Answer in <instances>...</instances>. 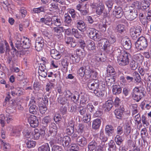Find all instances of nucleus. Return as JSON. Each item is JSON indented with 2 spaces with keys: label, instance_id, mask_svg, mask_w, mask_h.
<instances>
[{
  "label": "nucleus",
  "instance_id": "obj_49",
  "mask_svg": "<svg viewBox=\"0 0 151 151\" xmlns=\"http://www.w3.org/2000/svg\"><path fill=\"white\" fill-rule=\"evenodd\" d=\"M134 30V29H130V35L133 40H136L139 36V35L137 34Z\"/></svg>",
  "mask_w": 151,
  "mask_h": 151
},
{
  "label": "nucleus",
  "instance_id": "obj_54",
  "mask_svg": "<svg viewBox=\"0 0 151 151\" xmlns=\"http://www.w3.org/2000/svg\"><path fill=\"white\" fill-rule=\"evenodd\" d=\"M114 140L116 144L118 145H120L123 141V140L122 139V137L119 135H116V136Z\"/></svg>",
  "mask_w": 151,
  "mask_h": 151
},
{
  "label": "nucleus",
  "instance_id": "obj_59",
  "mask_svg": "<svg viewBox=\"0 0 151 151\" xmlns=\"http://www.w3.org/2000/svg\"><path fill=\"white\" fill-rule=\"evenodd\" d=\"M27 147L29 148L34 147L35 145V142L33 141H28L26 142Z\"/></svg>",
  "mask_w": 151,
  "mask_h": 151
},
{
  "label": "nucleus",
  "instance_id": "obj_34",
  "mask_svg": "<svg viewBox=\"0 0 151 151\" xmlns=\"http://www.w3.org/2000/svg\"><path fill=\"white\" fill-rule=\"evenodd\" d=\"M106 83L107 86H112L113 87L115 83V78L114 77H107L106 79Z\"/></svg>",
  "mask_w": 151,
  "mask_h": 151
},
{
  "label": "nucleus",
  "instance_id": "obj_10",
  "mask_svg": "<svg viewBox=\"0 0 151 151\" xmlns=\"http://www.w3.org/2000/svg\"><path fill=\"white\" fill-rule=\"evenodd\" d=\"M36 102L35 98L32 96L29 104V112L33 114H36L38 111V107L36 106Z\"/></svg>",
  "mask_w": 151,
  "mask_h": 151
},
{
  "label": "nucleus",
  "instance_id": "obj_39",
  "mask_svg": "<svg viewBox=\"0 0 151 151\" xmlns=\"http://www.w3.org/2000/svg\"><path fill=\"white\" fill-rule=\"evenodd\" d=\"M131 131L130 125L128 123H126L124 126V134L125 135H128L130 133Z\"/></svg>",
  "mask_w": 151,
  "mask_h": 151
},
{
  "label": "nucleus",
  "instance_id": "obj_60",
  "mask_svg": "<svg viewBox=\"0 0 151 151\" xmlns=\"http://www.w3.org/2000/svg\"><path fill=\"white\" fill-rule=\"evenodd\" d=\"M40 113L42 114H44L47 110V108L45 104L40 105L39 106Z\"/></svg>",
  "mask_w": 151,
  "mask_h": 151
},
{
  "label": "nucleus",
  "instance_id": "obj_61",
  "mask_svg": "<svg viewBox=\"0 0 151 151\" xmlns=\"http://www.w3.org/2000/svg\"><path fill=\"white\" fill-rule=\"evenodd\" d=\"M139 72L142 76H144L145 75L147 74V70L141 67H139L138 69Z\"/></svg>",
  "mask_w": 151,
  "mask_h": 151
},
{
  "label": "nucleus",
  "instance_id": "obj_63",
  "mask_svg": "<svg viewBox=\"0 0 151 151\" xmlns=\"http://www.w3.org/2000/svg\"><path fill=\"white\" fill-rule=\"evenodd\" d=\"M17 96H20L21 95L24 94L25 92L24 90L21 88H18L16 90Z\"/></svg>",
  "mask_w": 151,
  "mask_h": 151
},
{
  "label": "nucleus",
  "instance_id": "obj_30",
  "mask_svg": "<svg viewBox=\"0 0 151 151\" xmlns=\"http://www.w3.org/2000/svg\"><path fill=\"white\" fill-rule=\"evenodd\" d=\"M87 48L88 50H93L94 52H96V46L93 41L89 40L88 42Z\"/></svg>",
  "mask_w": 151,
  "mask_h": 151
},
{
  "label": "nucleus",
  "instance_id": "obj_4",
  "mask_svg": "<svg viewBox=\"0 0 151 151\" xmlns=\"http://www.w3.org/2000/svg\"><path fill=\"white\" fill-rule=\"evenodd\" d=\"M145 88L142 87H136L133 90L132 97L137 102H139L143 97L145 96Z\"/></svg>",
  "mask_w": 151,
  "mask_h": 151
},
{
  "label": "nucleus",
  "instance_id": "obj_8",
  "mask_svg": "<svg viewBox=\"0 0 151 151\" xmlns=\"http://www.w3.org/2000/svg\"><path fill=\"white\" fill-rule=\"evenodd\" d=\"M74 123L72 121L69 122L66 127L67 133L68 135H71V138L73 139L78 137L79 132L77 131L74 132Z\"/></svg>",
  "mask_w": 151,
  "mask_h": 151
},
{
  "label": "nucleus",
  "instance_id": "obj_58",
  "mask_svg": "<svg viewBox=\"0 0 151 151\" xmlns=\"http://www.w3.org/2000/svg\"><path fill=\"white\" fill-rule=\"evenodd\" d=\"M109 43L113 44L116 41V37L113 35H111L108 36V40H107Z\"/></svg>",
  "mask_w": 151,
  "mask_h": 151
},
{
  "label": "nucleus",
  "instance_id": "obj_11",
  "mask_svg": "<svg viewBox=\"0 0 151 151\" xmlns=\"http://www.w3.org/2000/svg\"><path fill=\"white\" fill-rule=\"evenodd\" d=\"M88 36L90 38L94 40L98 41L102 39H100L99 34L96 31V30L92 28H88L87 31Z\"/></svg>",
  "mask_w": 151,
  "mask_h": 151
},
{
  "label": "nucleus",
  "instance_id": "obj_48",
  "mask_svg": "<svg viewBox=\"0 0 151 151\" xmlns=\"http://www.w3.org/2000/svg\"><path fill=\"white\" fill-rule=\"evenodd\" d=\"M133 75L135 81L139 83L141 82V79L139 74L137 72L135 71L133 73Z\"/></svg>",
  "mask_w": 151,
  "mask_h": 151
},
{
  "label": "nucleus",
  "instance_id": "obj_29",
  "mask_svg": "<svg viewBox=\"0 0 151 151\" xmlns=\"http://www.w3.org/2000/svg\"><path fill=\"white\" fill-rule=\"evenodd\" d=\"M80 96L79 93L76 91L74 93L73 96H72L71 99V100L75 103L78 102L79 100Z\"/></svg>",
  "mask_w": 151,
  "mask_h": 151
},
{
  "label": "nucleus",
  "instance_id": "obj_20",
  "mask_svg": "<svg viewBox=\"0 0 151 151\" xmlns=\"http://www.w3.org/2000/svg\"><path fill=\"white\" fill-rule=\"evenodd\" d=\"M58 128L56 125L54 123H51L50 126L49 133L52 137H55L57 134Z\"/></svg>",
  "mask_w": 151,
  "mask_h": 151
},
{
  "label": "nucleus",
  "instance_id": "obj_40",
  "mask_svg": "<svg viewBox=\"0 0 151 151\" xmlns=\"http://www.w3.org/2000/svg\"><path fill=\"white\" fill-rule=\"evenodd\" d=\"M78 112L81 115L84 116L86 114V108L82 106H80L77 109Z\"/></svg>",
  "mask_w": 151,
  "mask_h": 151
},
{
  "label": "nucleus",
  "instance_id": "obj_44",
  "mask_svg": "<svg viewBox=\"0 0 151 151\" xmlns=\"http://www.w3.org/2000/svg\"><path fill=\"white\" fill-rule=\"evenodd\" d=\"M70 58L73 63H78L80 60V58L76 54H71L70 55Z\"/></svg>",
  "mask_w": 151,
  "mask_h": 151
},
{
  "label": "nucleus",
  "instance_id": "obj_15",
  "mask_svg": "<svg viewBox=\"0 0 151 151\" xmlns=\"http://www.w3.org/2000/svg\"><path fill=\"white\" fill-rule=\"evenodd\" d=\"M104 144H99L94 140H93L90 142L88 145V148L89 151H93L98 148L99 146L104 145Z\"/></svg>",
  "mask_w": 151,
  "mask_h": 151
},
{
  "label": "nucleus",
  "instance_id": "obj_14",
  "mask_svg": "<svg viewBox=\"0 0 151 151\" xmlns=\"http://www.w3.org/2000/svg\"><path fill=\"white\" fill-rule=\"evenodd\" d=\"M28 122L31 126L35 128L38 126L39 121L37 117L34 115H30L28 119Z\"/></svg>",
  "mask_w": 151,
  "mask_h": 151
},
{
  "label": "nucleus",
  "instance_id": "obj_24",
  "mask_svg": "<svg viewBox=\"0 0 151 151\" xmlns=\"http://www.w3.org/2000/svg\"><path fill=\"white\" fill-rule=\"evenodd\" d=\"M150 4L148 1L142 0L141 2V8L143 11H147L148 10Z\"/></svg>",
  "mask_w": 151,
  "mask_h": 151
},
{
  "label": "nucleus",
  "instance_id": "obj_37",
  "mask_svg": "<svg viewBox=\"0 0 151 151\" xmlns=\"http://www.w3.org/2000/svg\"><path fill=\"white\" fill-rule=\"evenodd\" d=\"M38 150V151H50L49 145L47 143L39 147Z\"/></svg>",
  "mask_w": 151,
  "mask_h": 151
},
{
  "label": "nucleus",
  "instance_id": "obj_19",
  "mask_svg": "<svg viewBox=\"0 0 151 151\" xmlns=\"http://www.w3.org/2000/svg\"><path fill=\"white\" fill-rule=\"evenodd\" d=\"M113 14L114 16L117 18H120L122 17L124 14V12L122 7H116L113 12Z\"/></svg>",
  "mask_w": 151,
  "mask_h": 151
},
{
  "label": "nucleus",
  "instance_id": "obj_53",
  "mask_svg": "<svg viewBox=\"0 0 151 151\" xmlns=\"http://www.w3.org/2000/svg\"><path fill=\"white\" fill-rule=\"evenodd\" d=\"M58 103L62 105H64L66 103L67 99L65 98L60 95L58 99Z\"/></svg>",
  "mask_w": 151,
  "mask_h": 151
},
{
  "label": "nucleus",
  "instance_id": "obj_13",
  "mask_svg": "<svg viewBox=\"0 0 151 151\" xmlns=\"http://www.w3.org/2000/svg\"><path fill=\"white\" fill-rule=\"evenodd\" d=\"M101 41L105 51L108 52H111L112 51V46L109 44L107 39L103 38L101 40Z\"/></svg>",
  "mask_w": 151,
  "mask_h": 151
},
{
  "label": "nucleus",
  "instance_id": "obj_12",
  "mask_svg": "<svg viewBox=\"0 0 151 151\" xmlns=\"http://www.w3.org/2000/svg\"><path fill=\"white\" fill-rule=\"evenodd\" d=\"M79 45L81 49H78L76 50V54L79 57H84L86 55V52L84 50V48L86 46V45L83 40H81L78 41Z\"/></svg>",
  "mask_w": 151,
  "mask_h": 151
},
{
  "label": "nucleus",
  "instance_id": "obj_17",
  "mask_svg": "<svg viewBox=\"0 0 151 151\" xmlns=\"http://www.w3.org/2000/svg\"><path fill=\"white\" fill-rule=\"evenodd\" d=\"M52 16L51 17L49 16H45V18H41L40 21V23H44L45 24L49 26L52 24Z\"/></svg>",
  "mask_w": 151,
  "mask_h": 151
},
{
  "label": "nucleus",
  "instance_id": "obj_62",
  "mask_svg": "<svg viewBox=\"0 0 151 151\" xmlns=\"http://www.w3.org/2000/svg\"><path fill=\"white\" fill-rule=\"evenodd\" d=\"M86 107L88 110L91 112H94L95 111L96 107L94 106L91 103L88 104Z\"/></svg>",
  "mask_w": 151,
  "mask_h": 151
},
{
  "label": "nucleus",
  "instance_id": "obj_47",
  "mask_svg": "<svg viewBox=\"0 0 151 151\" xmlns=\"http://www.w3.org/2000/svg\"><path fill=\"white\" fill-rule=\"evenodd\" d=\"M65 22L68 24H70L72 21L71 17L68 14H65L64 15Z\"/></svg>",
  "mask_w": 151,
  "mask_h": 151
},
{
  "label": "nucleus",
  "instance_id": "obj_51",
  "mask_svg": "<svg viewBox=\"0 0 151 151\" xmlns=\"http://www.w3.org/2000/svg\"><path fill=\"white\" fill-rule=\"evenodd\" d=\"M57 2H52L50 5L51 6L50 7V9L55 12L58 10L59 9L58 6V4Z\"/></svg>",
  "mask_w": 151,
  "mask_h": 151
},
{
  "label": "nucleus",
  "instance_id": "obj_52",
  "mask_svg": "<svg viewBox=\"0 0 151 151\" xmlns=\"http://www.w3.org/2000/svg\"><path fill=\"white\" fill-rule=\"evenodd\" d=\"M124 52L123 50H121L118 47L116 48L114 51V53L117 56V59L118 57H119L123 54V53H124Z\"/></svg>",
  "mask_w": 151,
  "mask_h": 151
},
{
  "label": "nucleus",
  "instance_id": "obj_64",
  "mask_svg": "<svg viewBox=\"0 0 151 151\" xmlns=\"http://www.w3.org/2000/svg\"><path fill=\"white\" fill-rule=\"evenodd\" d=\"M54 84L50 82L47 83L46 85V90L47 91L50 92L54 87Z\"/></svg>",
  "mask_w": 151,
  "mask_h": 151
},
{
  "label": "nucleus",
  "instance_id": "obj_56",
  "mask_svg": "<svg viewBox=\"0 0 151 151\" xmlns=\"http://www.w3.org/2000/svg\"><path fill=\"white\" fill-rule=\"evenodd\" d=\"M99 138L101 140V142H106L108 139L107 137L105 135L104 133L101 131L100 132V136Z\"/></svg>",
  "mask_w": 151,
  "mask_h": 151
},
{
  "label": "nucleus",
  "instance_id": "obj_41",
  "mask_svg": "<svg viewBox=\"0 0 151 151\" xmlns=\"http://www.w3.org/2000/svg\"><path fill=\"white\" fill-rule=\"evenodd\" d=\"M24 136L27 138H31L32 137V133L29 129L24 130L23 132Z\"/></svg>",
  "mask_w": 151,
  "mask_h": 151
},
{
  "label": "nucleus",
  "instance_id": "obj_25",
  "mask_svg": "<svg viewBox=\"0 0 151 151\" xmlns=\"http://www.w3.org/2000/svg\"><path fill=\"white\" fill-rule=\"evenodd\" d=\"M122 91V88L119 85H116L113 87L112 92L114 95H119L121 93Z\"/></svg>",
  "mask_w": 151,
  "mask_h": 151
},
{
  "label": "nucleus",
  "instance_id": "obj_9",
  "mask_svg": "<svg viewBox=\"0 0 151 151\" xmlns=\"http://www.w3.org/2000/svg\"><path fill=\"white\" fill-rule=\"evenodd\" d=\"M129 6L127 7V10L125 11L124 14L126 18L130 21H132L135 19L137 17V12L134 9H131Z\"/></svg>",
  "mask_w": 151,
  "mask_h": 151
},
{
  "label": "nucleus",
  "instance_id": "obj_27",
  "mask_svg": "<svg viewBox=\"0 0 151 151\" xmlns=\"http://www.w3.org/2000/svg\"><path fill=\"white\" fill-rule=\"evenodd\" d=\"M70 138L68 136H65L63 138L62 143L64 147H68L71 143Z\"/></svg>",
  "mask_w": 151,
  "mask_h": 151
},
{
  "label": "nucleus",
  "instance_id": "obj_31",
  "mask_svg": "<svg viewBox=\"0 0 151 151\" xmlns=\"http://www.w3.org/2000/svg\"><path fill=\"white\" fill-rule=\"evenodd\" d=\"M123 45L125 49L127 50L130 49L132 47V43L131 41L129 39L123 40Z\"/></svg>",
  "mask_w": 151,
  "mask_h": 151
},
{
  "label": "nucleus",
  "instance_id": "obj_50",
  "mask_svg": "<svg viewBox=\"0 0 151 151\" xmlns=\"http://www.w3.org/2000/svg\"><path fill=\"white\" fill-rule=\"evenodd\" d=\"M105 4L108 8V10L107 11L109 13L112 8L113 3L111 0H107L105 1Z\"/></svg>",
  "mask_w": 151,
  "mask_h": 151
},
{
  "label": "nucleus",
  "instance_id": "obj_5",
  "mask_svg": "<svg viewBox=\"0 0 151 151\" xmlns=\"http://www.w3.org/2000/svg\"><path fill=\"white\" fill-rule=\"evenodd\" d=\"M147 46V39L143 36L138 38L135 43V47L139 51L145 49Z\"/></svg>",
  "mask_w": 151,
  "mask_h": 151
},
{
  "label": "nucleus",
  "instance_id": "obj_18",
  "mask_svg": "<svg viewBox=\"0 0 151 151\" xmlns=\"http://www.w3.org/2000/svg\"><path fill=\"white\" fill-rule=\"evenodd\" d=\"M69 13L70 14L72 18L74 21L78 22L81 19V17L74 9H70L69 11Z\"/></svg>",
  "mask_w": 151,
  "mask_h": 151
},
{
  "label": "nucleus",
  "instance_id": "obj_43",
  "mask_svg": "<svg viewBox=\"0 0 151 151\" xmlns=\"http://www.w3.org/2000/svg\"><path fill=\"white\" fill-rule=\"evenodd\" d=\"M129 65L132 70H135L138 67V63L136 61L132 60L130 62Z\"/></svg>",
  "mask_w": 151,
  "mask_h": 151
},
{
  "label": "nucleus",
  "instance_id": "obj_16",
  "mask_svg": "<svg viewBox=\"0 0 151 151\" xmlns=\"http://www.w3.org/2000/svg\"><path fill=\"white\" fill-rule=\"evenodd\" d=\"M114 105L113 101L111 100L107 101L105 103L103 104L102 108L104 111L106 112L109 111Z\"/></svg>",
  "mask_w": 151,
  "mask_h": 151
},
{
  "label": "nucleus",
  "instance_id": "obj_22",
  "mask_svg": "<svg viewBox=\"0 0 151 151\" xmlns=\"http://www.w3.org/2000/svg\"><path fill=\"white\" fill-rule=\"evenodd\" d=\"M50 54L51 57L56 60L60 59L61 57V55L60 52L55 49H53L50 50Z\"/></svg>",
  "mask_w": 151,
  "mask_h": 151
},
{
  "label": "nucleus",
  "instance_id": "obj_42",
  "mask_svg": "<svg viewBox=\"0 0 151 151\" xmlns=\"http://www.w3.org/2000/svg\"><path fill=\"white\" fill-rule=\"evenodd\" d=\"M17 58L16 57H15L14 54L12 56H9L7 58L8 63L9 64L11 63L12 64H15L17 61Z\"/></svg>",
  "mask_w": 151,
  "mask_h": 151
},
{
  "label": "nucleus",
  "instance_id": "obj_3",
  "mask_svg": "<svg viewBox=\"0 0 151 151\" xmlns=\"http://www.w3.org/2000/svg\"><path fill=\"white\" fill-rule=\"evenodd\" d=\"M29 39L27 37L18 36L17 39L15 46L19 50L18 52L22 51L23 48H29L31 45Z\"/></svg>",
  "mask_w": 151,
  "mask_h": 151
},
{
  "label": "nucleus",
  "instance_id": "obj_35",
  "mask_svg": "<svg viewBox=\"0 0 151 151\" xmlns=\"http://www.w3.org/2000/svg\"><path fill=\"white\" fill-rule=\"evenodd\" d=\"M52 24H54L56 26H59L62 24V20L58 16H52Z\"/></svg>",
  "mask_w": 151,
  "mask_h": 151
},
{
  "label": "nucleus",
  "instance_id": "obj_26",
  "mask_svg": "<svg viewBox=\"0 0 151 151\" xmlns=\"http://www.w3.org/2000/svg\"><path fill=\"white\" fill-rule=\"evenodd\" d=\"M101 120L100 119H96L93 122L92 127L94 129H99L101 124Z\"/></svg>",
  "mask_w": 151,
  "mask_h": 151
},
{
  "label": "nucleus",
  "instance_id": "obj_38",
  "mask_svg": "<svg viewBox=\"0 0 151 151\" xmlns=\"http://www.w3.org/2000/svg\"><path fill=\"white\" fill-rule=\"evenodd\" d=\"M51 122V119L49 116L45 117L42 120V123L45 125V127L47 126L48 124L50 123Z\"/></svg>",
  "mask_w": 151,
  "mask_h": 151
},
{
  "label": "nucleus",
  "instance_id": "obj_57",
  "mask_svg": "<svg viewBox=\"0 0 151 151\" xmlns=\"http://www.w3.org/2000/svg\"><path fill=\"white\" fill-rule=\"evenodd\" d=\"M40 134L37 129H35L32 133V136L35 139H38L40 137Z\"/></svg>",
  "mask_w": 151,
  "mask_h": 151
},
{
  "label": "nucleus",
  "instance_id": "obj_21",
  "mask_svg": "<svg viewBox=\"0 0 151 151\" xmlns=\"http://www.w3.org/2000/svg\"><path fill=\"white\" fill-rule=\"evenodd\" d=\"M76 139V142L81 147L84 146L87 143L86 139L82 135L78 136Z\"/></svg>",
  "mask_w": 151,
  "mask_h": 151
},
{
  "label": "nucleus",
  "instance_id": "obj_28",
  "mask_svg": "<svg viewBox=\"0 0 151 151\" xmlns=\"http://www.w3.org/2000/svg\"><path fill=\"white\" fill-rule=\"evenodd\" d=\"M114 132L113 127L111 125H107L106 126L105 129V133L108 136H110Z\"/></svg>",
  "mask_w": 151,
  "mask_h": 151
},
{
  "label": "nucleus",
  "instance_id": "obj_6",
  "mask_svg": "<svg viewBox=\"0 0 151 151\" xmlns=\"http://www.w3.org/2000/svg\"><path fill=\"white\" fill-rule=\"evenodd\" d=\"M131 57V56L129 53L124 52L123 55L118 57L117 60L119 64L122 66H125L127 65L129 63Z\"/></svg>",
  "mask_w": 151,
  "mask_h": 151
},
{
  "label": "nucleus",
  "instance_id": "obj_32",
  "mask_svg": "<svg viewBox=\"0 0 151 151\" xmlns=\"http://www.w3.org/2000/svg\"><path fill=\"white\" fill-rule=\"evenodd\" d=\"M53 31L54 32L55 34L56 35H60L61 32L64 31V29L63 27H55L53 28Z\"/></svg>",
  "mask_w": 151,
  "mask_h": 151
},
{
  "label": "nucleus",
  "instance_id": "obj_1",
  "mask_svg": "<svg viewBox=\"0 0 151 151\" xmlns=\"http://www.w3.org/2000/svg\"><path fill=\"white\" fill-rule=\"evenodd\" d=\"M87 85L89 90L93 91L96 96L101 97L104 95L105 85L103 82L101 84L97 80L93 81L89 80Z\"/></svg>",
  "mask_w": 151,
  "mask_h": 151
},
{
  "label": "nucleus",
  "instance_id": "obj_23",
  "mask_svg": "<svg viewBox=\"0 0 151 151\" xmlns=\"http://www.w3.org/2000/svg\"><path fill=\"white\" fill-rule=\"evenodd\" d=\"M76 25L78 29L81 31L84 32L86 30V24L81 19L77 22Z\"/></svg>",
  "mask_w": 151,
  "mask_h": 151
},
{
  "label": "nucleus",
  "instance_id": "obj_46",
  "mask_svg": "<svg viewBox=\"0 0 151 151\" xmlns=\"http://www.w3.org/2000/svg\"><path fill=\"white\" fill-rule=\"evenodd\" d=\"M143 27L142 26L137 25L136 27L135 28H132L131 29H134V31L139 35L140 33L142 32L143 31Z\"/></svg>",
  "mask_w": 151,
  "mask_h": 151
},
{
  "label": "nucleus",
  "instance_id": "obj_7",
  "mask_svg": "<svg viewBox=\"0 0 151 151\" xmlns=\"http://www.w3.org/2000/svg\"><path fill=\"white\" fill-rule=\"evenodd\" d=\"M96 12L97 15H101L104 18L108 17L109 15V12L105 9L104 6L101 3L95 5Z\"/></svg>",
  "mask_w": 151,
  "mask_h": 151
},
{
  "label": "nucleus",
  "instance_id": "obj_36",
  "mask_svg": "<svg viewBox=\"0 0 151 151\" xmlns=\"http://www.w3.org/2000/svg\"><path fill=\"white\" fill-rule=\"evenodd\" d=\"M109 147L108 150L110 151H115L116 150V147L115 143L112 140H111L108 144Z\"/></svg>",
  "mask_w": 151,
  "mask_h": 151
},
{
  "label": "nucleus",
  "instance_id": "obj_55",
  "mask_svg": "<svg viewBox=\"0 0 151 151\" xmlns=\"http://www.w3.org/2000/svg\"><path fill=\"white\" fill-rule=\"evenodd\" d=\"M124 27L125 26L124 25L119 24L117 25L116 29L119 32L122 33L124 32L125 31Z\"/></svg>",
  "mask_w": 151,
  "mask_h": 151
},
{
  "label": "nucleus",
  "instance_id": "obj_2",
  "mask_svg": "<svg viewBox=\"0 0 151 151\" xmlns=\"http://www.w3.org/2000/svg\"><path fill=\"white\" fill-rule=\"evenodd\" d=\"M83 63V65L80 67L78 70V74L81 77H83L85 76V77L89 79L91 77L96 78L98 75L97 73L91 69L88 65V62L86 61Z\"/></svg>",
  "mask_w": 151,
  "mask_h": 151
},
{
  "label": "nucleus",
  "instance_id": "obj_33",
  "mask_svg": "<svg viewBox=\"0 0 151 151\" xmlns=\"http://www.w3.org/2000/svg\"><path fill=\"white\" fill-rule=\"evenodd\" d=\"M69 63V60L67 58L63 59L62 61L61 64L63 70L66 72L68 71V67Z\"/></svg>",
  "mask_w": 151,
  "mask_h": 151
},
{
  "label": "nucleus",
  "instance_id": "obj_45",
  "mask_svg": "<svg viewBox=\"0 0 151 151\" xmlns=\"http://www.w3.org/2000/svg\"><path fill=\"white\" fill-rule=\"evenodd\" d=\"M73 35L76 38H79L81 37V33L76 29L73 28L72 29Z\"/></svg>",
  "mask_w": 151,
  "mask_h": 151
}]
</instances>
